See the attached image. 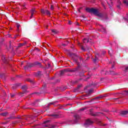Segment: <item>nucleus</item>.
<instances>
[{
	"mask_svg": "<svg viewBox=\"0 0 128 128\" xmlns=\"http://www.w3.org/2000/svg\"><path fill=\"white\" fill-rule=\"evenodd\" d=\"M86 10L88 12H91L92 14H94L95 16H99V18H102L104 16L102 14L98 12V9L94 8H86Z\"/></svg>",
	"mask_w": 128,
	"mask_h": 128,
	"instance_id": "nucleus-1",
	"label": "nucleus"
},
{
	"mask_svg": "<svg viewBox=\"0 0 128 128\" xmlns=\"http://www.w3.org/2000/svg\"><path fill=\"white\" fill-rule=\"evenodd\" d=\"M50 122L49 120H46L44 122L43 124V128H46V126H48V128H56V125H52V124H48Z\"/></svg>",
	"mask_w": 128,
	"mask_h": 128,
	"instance_id": "nucleus-2",
	"label": "nucleus"
},
{
	"mask_svg": "<svg viewBox=\"0 0 128 128\" xmlns=\"http://www.w3.org/2000/svg\"><path fill=\"white\" fill-rule=\"evenodd\" d=\"M94 122L88 119L86 120L85 124H84V126L85 128H88V126H90V124H92Z\"/></svg>",
	"mask_w": 128,
	"mask_h": 128,
	"instance_id": "nucleus-3",
	"label": "nucleus"
},
{
	"mask_svg": "<svg viewBox=\"0 0 128 128\" xmlns=\"http://www.w3.org/2000/svg\"><path fill=\"white\" fill-rule=\"evenodd\" d=\"M41 14H48V16H50V11L48 10H44V9H42L41 10Z\"/></svg>",
	"mask_w": 128,
	"mask_h": 128,
	"instance_id": "nucleus-4",
	"label": "nucleus"
},
{
	"mask_svg": "<svg viewBox=\"0 0 128 128\" xmlns=\"http://www.w3.org/2000/svg\"><path fill=\"white\" fill-rule=\"evenodd\" d=\"M36 12V10L34 9H32L30 12H31V16L30 18H32V16H34V12Z\"/></svg>",
	"mask_w": 128,
	"mask_h": 128,
	"instance_id": "nucleus-5",
	"label": "nucleus"
},
{
	"mask_svg": "<svg viewBox=\"0 0 128 128\" xmlns=\"http://www.w3.org/2000/svg\"><path fill=\"white\" fill-rule=\"evenodd\" d=\"M52 32L54 34H56L58 33V31L56 30L53 29L52 30Z\"/></svg>",
	"mask_w": 128,
	"mask_h": 128,
	"instance_id": "nucleus-6",
	"label": "nucleus"
},
{
	"mask_svg": "<svg viewBox=\"0 0 128 128\" xmlns=\"http://www.w3.org/2000/svg\"><path fill=\"white\" fill-rule=\"evenodd\" d=\"M2 60L4 62H6V56H3L2 57Z\"/></svg>",
	"mask_w": 128,
	"mask_h": 128,
	"instance_id": "nucleus-7",
	"label": "nucleus"
},
{
	"mask_svg": "<svg viewBox=\"0 0 128 128\" xmlns=\"http://www.w3.org/2000/svg\"><path fill=\"white\" fill-rule=\"evenodd\" d=\"M123 2L124 4L128 6V0H123Z\"/></svg>",
	"mask_w": 128,
	"mask_h": 128,
	"instance_id": "nucleus-8",
	"label": "nucleus"
},
{
	"mask_svg": "<svg viewBox=\"0 0 128 128\" xmlns=\"http://www.w3.org/2000/svg\"><path fill=\"white\" fill-rule=\"evenodd\" d=\"M128 114V111H122L121 112L122 114Z\"/></svg>",
	"mask_w": 128,
	"mask_h": 128,
	"instance_id": "nucleus-9",
	"label": "nucleus"
},
{
	"mask_svg": "<svg viewBox=\"0 0 128 128\" xmlns=\"http://www.w3.org/2000/svg\"><path fill=\"white\" fill-rule=\"evenodd\" d=\"M74 117L75 118H76V120H78V118H80V116H78V115L77 114H76L74 116Z\"/></svg>",
	"mask_w": 128,
	"mask_h": 128,
	"instance_id": "nucleus-10",
	"label": "nucleus"
},
{
	"mask_svg": "<svg viewBox=\"0 0 128 128\" xmlns=\"http://www.w3.org/2000/svg\"><path fill=\"white\" fill-rule=\"evenodd\" d=\"M83 42H84V43L88 42V40L87 38H85L83 40Z\"/></svg>",
	"mask_w": 128,
	"mask_h": 128,
	"instance_id": "nucleus-11",
	"label": "nucleus"
},
{
	"mask_svg": "<svg viewBox=\"0 0 128 128\" xmlns=\"http://www.w3.org/2000/svg\"><path fill=\"white\" fill-rule=\"evenodd\" d=\"M0 116H6V114H8L7 112H4V113H2L0 114Z\"/></svg>",
	"mask_w": 128,
	"mask_h": 128,
	"instance_id": "nucleus-12",
	"label": "nucleus"
},
{
	"mask_svg": "<svg viewBox=\"0 0 128 128\" xmlns=\"http://www.w3.org/2000/svg\"><path fill=\"white\" fill-rule=\"evenodd\" d=\"M123 70H124V72H126L128 70V66L127 67H126V66H124L123 67Z\"/></svg>",
	"mask_w": 128,
	"mask_h": 128,
	"instance_id": "nucleus-13",
	"label": "nucleus"
},
{
	"mask_svg": "<svg viewBox=\"0 0 128 128\" xmlns=\"http://www.w3.org/2000/svg\"><path fill=\"white\" fill-rule=\"evenodd\" d=\"M98 54H97L96 56V58L94 59V62H96V60H98Z\"/></svg>",
	"mask_w": 128,
	"mask_h": 128,
	"instance_id": "nucleus-14",
	"label": "nucleus"
},
{
	"mask_svg": "<svg viewBox=\"0 0 128 128\" xmlns=\"http://www.w3.org/2000/svg\"><path fill=\"white\" fill-rule=\"evenodd\" d=\"M50 10H54V6L52 5H51Z\"/></svg>",
	"mask_w": 128,
	"mask_h": 128,
	"instance_id": "nucleus-15",
	"label": "nucleus"
},
{
	"mask_svg": "<svg viewBox=\"0 0 128 128\" xmlns=\"http://www.w3.org/2000/svg\"><path fill=\"white\" fill-rule=\"evenodd\" d=\"M64 72H66V70H62L61 71V74H64Z\"/></svg>",
	"mask_w": 128,
	"mask_h": 128,
	"instance_id": "nucleus-16",
	"label": "nucleus"
},
{
	"mask_svg": "<svg viewBox=\"0 0 128 128\" xmlns=\"http://www.w3.org/2000/svg\"><path fill=\"white\" fill-rule=\"evenodd\" d=\"M16 94H11V98H14Z\"/></svg>",
	"mask_w": 128,
	"mask_h": 128,
	"instance_id": "nucleus-17",
	"label": "nucleus"
},
{
	"mask_svg": "<svg viewBox=\"0 0 128 128\" xmlns=\"http://www.w3.org/2000/svg\"><path fill=\"white\" fill-rule=\"evenodd\" d=\"M54 102H50L48 104V106H50V104H54Z\"/></svg>",
	"mask_w": 128,
	"mask_h": 128,
	"instance_id": "nucleus-18",
	"label": "nucleus"
},
{
	"mask_svg": "<svg viewBox=\"0 0 128 128\" xmlns=\"http://www.w3.org/2000/svg\"><path fill=\"white\" fill-rule=\"evenodd\" d=\"M124 92H125V94H128V90H125L124 91Z\"/></svg>",
	"mask_w": 128,
	"mask_h": 128,
	"instance_id": "nucleus-19",
	"label": "nucleus"
},
{
	"mask_svg": "<svg viewBox=\"0 0 128 128\" xmlns=\"http://www.w3.org/2000/svg\"><path fill=\"white\" fill-rule=\"evenodd\" d=\"M20 25L18 24H17V28H18H18H20Z\"/></svg>",
	"mask_w": 128,
	"mask_h": 128,
	"instance_id": "nucleus-20",
	"label": "nucleus"
},
{
	"mask_svg": "<svg viewBox=\"0 0 128 128\" xmlns=\"http://www.w3.org/2000/svg\"><path fill=\"white\" fill-rule=\"evenodd\" d=\"M112 62L113 64H114V62H116V61H114L113 62L112 61H110V64H112Z\"/></svg>",
	"mask_w": 128,
	"mask_h": 128,
	"instance_id": "nucleus-21",
	"label": "nucleus"
},
{
	"mask_svg": "<svg viewBox=\"0 0 128 128\" xmlns=\"http://www.w3.org/2000/svg\"><path fill=\"white\" fill-rule=\"evenodd\" d=\"M26 5H22L23 8H26Z\"/></svg>",
	"mask_w": 128,
	"mask_h": 128,
	"instance_id": "nucleus-22",
	"label": "nucleus"
},
{
	"mask_svg": "<svg viewBox=\"0 0 128 128\" xmlns=\"http://www.w3.org/2000/svg\"><path fill=\"white\" fill-rule=\"evenodd\" d=\"M81 48H82V50H84V47L82 46Z\"/></svg>",
	"mask_w": 128,
	"mask_h": 128,
	"instance_id": "nucleus-23",
	"label": "nucleus"
},
{
	"mask_svg": "<svg viewBox=\"0 0 128 128\" xmlns=\"http://www.w3.org/2000/svg\"><path fill=\"white\" fill-rule=\"evenodd\" d=\"M118 4H121V3H120V1H118Z\"/></svg>",
	"mask_w": 128,
	"mask_h": 128,
	"instance_id": "nucleus-24",
	"label": "nucleus"
},
{
	"mask_svg": "<svg viewBox=\"0 0 128 128\" xmlns=\"http://www.w3.org/2000/svg\"><path fill=\"white\" fill-rule=\"evenodd\" d=\"M84 110V108L81 109L80 110Z\"/></svg>",
	"mask_w": 128,
	"mask_h": 128,
	"instance_id": "nucleus-25",
	"label": "nucleus"
},
{
	"mask_svg": "<svg viewBox=\"0 0 128 128\" xmlns=\"http://www.w3.org/2000/svg\"><path fill=\"white\" fill-rule=\"evenodd\" d=\"M22 88H24V86H22Z\"/></svg>",
	"mask_w": 128,
	"mask_h": 128,
	"instance_id": "nucleus-26",
	"label": "nucleus"
},
{
	"mask_svg": "<svg viewBox=\"0 0 128 128\" xmlns=\"http://www.w3.org/2000/svg\"><path fill=\"white\" fill-rule=\"evenodd\" d=\"M102 5L104 7V4H102Z\"/></svg>",
	"mask_w": 128,
	"mask_h": 128,
	"instance_id": "nucleus-27",
	"label": "nucleus"
},
{
	"mask_svg": "<svg viewBox=\"0 0 128 128\" xmlns=\"http://www.w3.org/2000/svg\"><path fill=\"white\" fill-rule=\"evenodd\" d=\"M21 46H24V44H21Z\"/></svg>",
	"mask_w": 128,
	"mask_h": 128,
	"instance_id": "nucleus-28",
	"label": "nucleus"
},
{
	"mask_svg": "<svg viewBox=\"0 0 128 128\" xmlns=\"http://www.w3.org/2000/svg\"><path fill=\"white\" fill-rule=\"evenodd\" d=\"M118 8H120V6H118Z\"/></svg>",
	"mask_w": 128,
	"mask_h": 128,
	"instance_id": "nucleus-29",
	"label": "nucleus"
},
{
	"mask_svg": "<svg viewBox=\"0 0 128 128\" xmlns=\"http://www.w3.org/2000/svg\"><path fill=\"white\" fill-rule=\"evenodd\" d=\"M78 44H79V45H80V44L79 43Z\"/></svg>",
	"mask_w": 128,
	"mask_h": 128,
	"instance_id": "nucleus-30",
	"label": "nucleus"
},
{
	"mask_svg": "<svg viewBox=\"0 0 128 128\" xmlns=\"http://www.w3.org/2000/svg\"><path fill=\"white\" fill-rule=\"evenodd\" d=\"M63 46H66V44H64Z\"/></svg>",
	"mask_w": 128,
	"mask_h": 128,
	"instance_id": "nucleus-31",
	"label": "nucleus"
},
{
	"mask_svg": "<svg viewBox=\"0 0 128 128\" xmlns=\"http://www.w3.org/2000/svg\"><path fill=\"white\" fill-rule=\"evenodd\" d=\"M99 98V97H97V98Z\"/></svg>",
	"mask_w": 128,
	"mask_h": 128,
	"instance_id": "nucleus-32",
	"label": "nucleus"
},
{
	"mask_svg": "<svg viewBox=\"0 0 128 128\" xmlns=\"http://www.w3.org/2000/svg\"><path fill=\"white\" fill-rule=\"evenodd\" d=\"M69 24H70V22H69Z\"/></svg>",
	"mask_w": 128,
	"mask_h": 128,
	"instance_id": "nucleus-33",
	"label": "nucleus"
},
{
	"mask_svg": "<svg viewBox=\"0 0 128 128\" xmlns=\"http://www.w3.org/2000/svg\"><path fill=\"white\" fill-rule=\"evenodd\" d=\"M69 24H70V22H69Z\"/></svg>",
	"mask_w": 128,
	"mask_h": 128,
	"instance_id": "nucleus-34",
	"label": "nucleus"
},
{
	"mask_svg": "<svg viewBox=\"0 0 128 128\" xmlns=\"http://www.w3.org/2000/svg\"><path fill=\"white\" fill-rule=\"evenodd\" d=\"M69 24H70V22H69Z\"/></svg>",
	"mask_w": 128,
	"mask_h": 128,
	"instance_id": "nucleus-35",
	"label": "nucleus"
},
{
	"mask_svg": "<svg viewBox=\"0 0 128 128\" xmlns=\"http://www.w3.org/2000/svg\"><path fill=\"white\" fill-rule=\"evenodd\" d=\"M108 54H110V52H108Z\"/></svg>",
	"mask_w": 128,
	"mask_h": 128,
	"instance_id": "nucleus-36",
	"label": "nucleus"
}]
</instances>
